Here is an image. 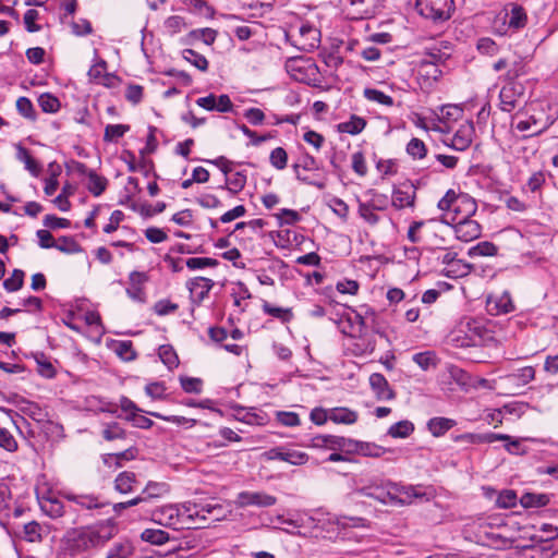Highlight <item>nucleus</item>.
Instances as JSON below:
<instances>
[{"mask_svg": "<svg viewBox=\"0 0 558 558\" xmlns=\"http://www.w3.org/2000/svg\"><path fill=\"white\" fill-rule=\"evenodd\" d=\"M118 533L114 519H106L94 524L69 530L62 542L70 555L75 556L104 547Z\"/></svg>", "mask_w": 558, "mask_h": 558, "instance_id": "1", "label": "nucleus"}, {"mask_svg": "<svg viewBox=\"0 0 558 558\" xmlns=\"http://www.w3.org/2000/svg\"><path fill=\"white\" fill-rule=\"evenodd\" d=\"M226 508L215 499L194 498L177 504V521L182 530L204 527L205 522L220 521L227 515Z\"/></svg>", "mask_w": 558, "mask_h": 558, "instance_id": "2", "label": "nucleus"}, {"mask_svg": "<svg viewBox=\"0 0 558 558\" xmlns=\"http://www.w3.org/2000/svg\"><path fill=\"white\" fill-rule=\"evenodd\" d=\"M527 15L525 10L515 3H511L494 20V29L501 36H511L525 27Z\"/></svg>", "mask_w": 558, "mask_h": 558, "instance_id": "3", "label": "nucleus"}, {"mask_svg": "<svg viewBox=\"0 0 558 558\" xmlns=\"http://www.w3.org/2000/svg\"><path fill=\"white\" fill-rule=\"evenodd\" d=\"M416 12L435 24L448 21L454 11L453 0H415Z\"/></svg>", "mask_w": 558, "mask_h": 558, "instance_id": "4", "label": "nucleus"}, {"mask_svg": "<svg viewBox=\"0 0 558 558\" xmlns=\"http://www.w3.org/2000/svg\"><path fill=\"white\" fill-rule=\"evenodd\" d=\"M499 99L500 109L505 112H511L521 102H526L524 85L518 81H508L500 89Z\"/></svg>", "mask_w": 558, "mask_h": 558, "instance_id": "5", "label": "nucleus"}, {"mask_svg": "<svg viewBox=\"0 0 558 558\" xmlns=\"http://www.w3.org/2000/svg\"><path fill=\"white\" fill-rule=\"evenodd\" d=\"M464 205L468 214H474L476 210L475 202L468 194H458L454 190H448L444 197L437 204V207L446 213V217L450 211L458 213L460 206Z\"/></svg>", "mask_w": 558, "mask_h": 558, "instance_id": "6", "label": "nucleus"}, {"mask_svg": "<svg viewBox=\"0 0 558 558\" xmlns=\"http://www.w3.org/2000/svg\"><path fill=\"white\" fill-rule=\"evenodd\" d=\"M267 460H279L292 465H303L307 463L310 457L306 452L296 450L289 446H278L264 453Z\"/></svg>", "mask_w": 558, "mask_h": 558, "instance_id": "7", "label": "nucleus"}, {"mask_svg": "<svg viewBox=\"0 0 558 558\" xmlns=\"http://www.w3.org/2000/svg\"><path fill=\"white\" fill-rule=\"evenodd\" d=\"M416 185L407 180L393 187L391 204L396 209L413 208L416 198Z\"/></svg>", "mask_w": 558, "mask_h": 558, "instance_id": "8", "label": "nucleus"}, {"mask_svg": "<svg viewBox=\"0 0 558 558\" xmlns=\"http://www.w3.org/2000/svg\"><path fill=\"white\" fill-rule=\"evenodd\" d=\"M277 502V498L264 492H241L236 497L239 507L256 506L260 508L271 507Z\"/></svg>", "mask_w": 558, "mask_h": 558, "instance_id": "9", "label": "nucleus"}, {"mask_svg": "<svg viewBox=\"0 0 558 558\" xmlns=\"http://www.w3.org/2000/svg\"><path fill=\"white\" fill-rule=\"evenodd\" d=\"M468 214L459 221L456 222L454 233L458 240L463 242H470L477 239L481 235L482 228L481 225L470 219Z\"/></svg>", "mask_w": 558, "mask_h": 558, "instance_id": "10", "label": "nucleus"}, {"mask_svg": "<svg viewBox=\"0 0 558 558\" xmlns=\"http://www.w3.org/2000/svg\"><path fill=\"white\" fill-rule=\"evenodd\" d=\"M376 348V339L373 333H361L357 337H352L350 350L355 356L372 354Z\"/></svg>", "mask_w": 558, "mask_h": 558, "instance_id": "11", "label": "nucleus"}, {"mask_svg": "<svg viewBox=\"0 0 558 558\" xmlns=\"http://www.w3.org/2000/svg\"><path fill=\"white\" fill-rule=\"evenodd\" d=\"M202 549L199 542L192 533L177 536V558H187Z\"/></svg>", "mask_w": 558, "mask_h": 558, "instance_id": "12", "label": "nucleus"}, {"mask_svg": "<svg viewBox=\"0 0 558 558\" xmlns=\"http://www.w3.org/2000/svg\"><path fill=\"white\" fill-rule=\"evenodd\" d=\"M452 439L456 442L492 444L497 440H508L509 435L496 434V433H486V434L465 433V434L457 435Z\"/></svg>", "mask_w": 558, "mask_h": 558, "instance_id": "13", "label": "nucleus"}, {"mask_svg": "<svg viewBox=\"0 0 558 558\" xmlns=\"http://www.w3.org/2000/svg\"><path fill=\"white\" fill-rule=\"evenodd\" d=\"M148 280V277L145 272L132 271L129 277V287L126 289V294L136 302L145 301V293L143 290V284Z\"/></svg>", "mask_w": 558, "mask_h": 558, "instance_id": "14", "label": "nucleus"}, {"mask_svg": "<svg viewBox=\"0 0 558 558\" xmlns=\"http://www.w3.org/2000/svg\"><path fill=\"white\" fill-rule=\"evenodd\" d=\"M369 385L378 400H392L396 397L395 391L390 388L387 379L383 374L373 373L369 376Z\"/></svg>", "mask_w": 558, "mask_h": 558, "instance_id": "15", "label": "nucleus"}, {"mask_svg": "<svg viewBox=\"0 0 558 558\" xmlns=\"http://www.w3.org/2000/svg\"><path fill=\"white\" fill-rule=\"evenodd\" d=\"M38 504L41 511L51 519H57L64 514L62 501L52 495L38 496Z\"/></svg>", "mask_w": 558, "mask_h": 558, "instance_id": "16", "label": "nucleus"}, {"mask_svg": "<svg viewBox=\"0 0 558 558\" xmlns=\"http://www.w3.org/2000/svg\"><path fill=\"white\" fill-rule=\"evenodd\" d=\"M300 168H302L305 171L318 170L319 169L318 162L313 156L305 155L302 158L301 163L293 165V170L295 172L296 179L306 184L314 185L320 190L325 187V184L323 182H314V181H311L307 177H303L300 172Z\"/></svg>", "mask_w": 558, "mask_h": 558, "instance_id": "17", "label": "nucleus"}, {"mask_svg": "<svg viewBox=\"0 0 558 558\" xmlns=\"http://www.w3.org/2000/svg\"><path fill=\"white\" fill-rule=\"evenodd\" d=\"M473 132L472 124H463L456 131L451 143L447 145L456 150L463 151L471 145Z\"/></svg>", "mask_w": 558, "mask_h": 558, "instance_id": "18", "label": "nucleus"}, {"mask_svg": "<svg viewBox=\"0 0 558 558\" xmlns=\"http://www.w3.org/2000/svg\"><path fill=\"white\" fill-rule=\"evenodd\" d=\"M78 171L81 173H86L88 175V184L87 189L94 196H100L108 184V181L105 177L98 175L93 170H87L84 163H77Z\"/></svg>", "mask_w": 558, "mask_h": 558, "instance_id": "19", "label": "nucleus"}, {"mask_svg": "<svg viewBox=\"0 0 558 558\" xmlns=\"http://www.w3.org/2000/svg\"><path fill=\"white\" fill-rule=\"evenodd\" d=\"M177 252L192 254L201 247L199 236L177 230Z\"/></svg>", "mask_w": 558, "mask_h": 558, "instance_id": "20", "label": "nucleus"}, {"mask_svg": "<svg viewBox=\"0 0 558 558\" xmlns=\"http://www.w3.org/2000/svg\"><path fill=\"white\" fill-rule=\"evenodd\" d=\"M217 37V32L213 28H197L193 29L189 33V35L182 39L186 45H195L197 41H202L205 45L209 46L215 43Z\"/></svg>", "mask_w": 558, "mask_h": 558, "instance_id": "21", "label": "nucleus"}, {"mask_svg": "<svg viewBox=\"0 0 558 558\" xmlns=\"http://www.w3.org/2000/svg\"><path fill=\"white\" fill-rule=\"evenodd\" d=\"M213 286L214 283L210 279L204 277L195 278L189 283L191 298L193 299V301H203L207 296Z\"/></svg>", "mask_w": 558, "mask_h": 558, "instance_id": "22", "label": "nucleus"}, {"mask_svg": "<svg viewBox=\"0 0 558 558\" xmlns=\"http://www.w3.org/2000/svg\"><path fill=\"white\" fill-rule=\"evenodd\" d=\"M66 499L87 510L98 509L106 505L93 494H68Z\"/></svg>", "mask_w": 558, "mask_h": 558, "instance_id": "23", "label": "nucleus"}, {"mask_svg": "<svg viewBox=\"0 0 558 558\" xmlns=\"http://www.w3.org/2000/svg\"><path fill=\"white\" fill-rule=\"evenodd\" d=\"M287 70L292 74V76L298 81H304L303 72L305 70H310L313 73L317 70L316 65L312 63L310 60H304L302 58L290 59L287 61Z\"/></svg>", "mask_w": 558, "mask_h": 558, "instance_id": "24", "label": "nucleus"}, {"mask_svg": "<svg viewBox=\"0 0 558 558\" xmlns=\"http://www.w3.org/2000/svg\"><path fill=\"white\" fill-rule=\"evenodd\" d=\"M19 537L28 543H41L44 539V529L37 521H31L23 525Z\"/></svg>", "mask_w": 558, "mask_h": 558, "instance_id": "25", "label": "nucleus"}, {"mask_svg": "<svg viewBox=\"0 0 558 558\" xmlns=\"http://www.w3.org/2000/svg\"><path fill=\"white\" fill-rule=\"evenodd\" d=\"M366 126V120L362 117L352 114L348 121L341 122L337 125L340 133H348L351 135L360 134Z\"/></svg>", "mask_w": 558, "mask_h": 558, "instance_id": "26", "label": "nucleus"}, {"mask_svg": "<svg viewBox=\"0 0 558 558\" xmlns=\"http://www.w3.org/2000/svg\"><path fill=\"white\" fill-rule=\"evenodd\" d=\"M550 497L543 493H524L520 498L523 508H541L549 504Z\"/></svg>", "mask_w": 558, "mask_h": 558, "instance_id": "27", "label": "nucleus"}, {"mask_svg": "<svg viewBox=\"0 0 558 558\" xmlns=\"http://www.w3.org/2000/svg\"><path fill=\"white\" fill-rule=\"evenodd\" d=\"M456 425V421L447 417H433L427 422V428L435 437L445 435Z\"/></svg>", "mask_w": 558, "mask_h": 558, "instance_id": "28", "label": "nucleus"}, {"mask_svg": "<svg viewBox=\"0 0 558 558\" xmlns=\"http://www.w3.org/2000/svg\"><path fill=\"white\" fill-rule=\"evenodd\" d=\"M16 158L25 165L32 175L37 177L41 170L40 165L32 157L29 150L21 144L16 145Z\"/></svg>", "mask_w": 558, "mask_h": 558, "instance_id": "29", "label": "nucleus"}, {"mask_svg": "<svg viewBox=\"0 0 558 558\" xmlns=\"http://www.w3.org/2000/svg\"><path fill=\"white\" fill-rule=\"evenodd\" d=\"M137 484L136 475L133 472H121L114 481V488L121 494H128L134 490V485Z\"/></svg>", "mask_w": 558, "mask_h": 558, "instance_id": "30", "label": "nucleus"}, {"mask_svg": "<svg viewBox=\"0 0 558 558\" xmlns=\"http://www.w3.org/2000/svg\"><path fill=\"white\" fill-rule=\"evenodd\" d=\"M218 262L208 257H190V258H177V271L183 268L185 265L187 268L194 270L204 268L207 266H215Z\"/></svg>", "mask_w": 558, "mask_h": 558, "instance_id": "31", "label": "nucleus"}, {"mask_svg": "<svg viewBox=\"0 0 558 558\" xmlns=\"http://www.w3.org/2000/svg\"><path fill=\"white\" fill-rule=\"evenodd\" d=\"M329 420L337 424H353L357 420V414L347 408H335L329 410Z\"/></svg>", "mask_w": 558, "mask_h": 558, "instance_id": "32", "label": "nucleus"}, {"mask_svg": "<svg viewBox=\"0 0 558 558\" xmlns=\"http://www.w3.org/2000/svg\"><path fill=\"white\" fill-rule=\"evenodd\" d=\"M170 493V485L166 483L149 482L143 489L142 495L146 497V501L154 498H159Z\"/></svg>", "mask_w": 558, "mask_h": 558, "instance_id": "33", "label": "nucleus"}, {"mask_svg": "<svg viewBox=\"0 0 558 558\" xmlns=\"http://www.w3.org/2000/svg\"><path fill=\"white\" fill-rule=\"evenodd\" d=\"M246 184V175L241 172L229 173L226 177V187L232 194L241 192Z\"/></svg>", "mask_w": 558, "mask_h": 558, "instance_id": "34", "label": "nucleus"}, {"mask_svg": "<svg viewBox=\"0 0 558 558\" xmlns=\"http://www.w3.org/2000/svg\"><path fill=\"white\" fill-rule=\"evenodd\" d=\"M414 432V424L408 420L400 421L391 425L388 435L392 438H407Z\"/></svg>", "mask_w": 558, "mask_h": 558, "instance_id": "35", "label": "nucleus"}, {"mask_svg": "<svg viewBox=\"0 0 558 558\" xmlns=\"http://www.w3.org/2000/svg\"><path fill=\"white\" fill-rule=\"evenodd\" d=\"M142 539L153 545H162L169 541V533L159 529H146L142 532Z\"/></svg>", "mask_w": 558, "mask_h": 558, "instance_id": "36", "label": "nucleus"}, {"mask_svg": "<svg viewBox=\"0 0 558 558\" xmlns=\"http://www.w3.org/2000/svg\"><path fill=\"white\" fill-rule=\"evenodd\" d=\"M130 131L128 124H108L105 128L104 141L107 143H116Z\"/></svg>", "mask_w": 558, "mask_h": 558, "instance_id": "37", "label": "nucleus"}, {"mask_svg": "<svg viewBox=\"0 0 558 558\" xmlns=\"http://www.w3.org/2000/svg\"><path fill=\"white\" fill-rule=\"evenodd\" d=\"M182 58L199 71L205 72L208 69L207 59L203 54L198 53L193 49H184L182 51Z\"/></svg>", "mask_w": 558, "mask_h": 558, "instance_id": "38", "label": "nucleus"}, {"mask_svg": "<svg viewBox=\"0 0 558 558\" xmlns=\"http://www.w3.org/2000/svg\"><path fill=\"white\" fill-rule=\"evenodd\" d=\"M263 311L265 314L272 316L275 318L280 319L282 323H288L292 318V312L290 308H283L279 306L271 305L267 301L263 303Z\"/></svg>", "mask_w": 558, "mask_h": 558, "instance_id": "39", "label": "nucleus"}, {"mask_svg": "<svg viewBox=\"0 0 558 558\" xmlns=\"http://www.w3.org/2000/svg\"><path fill=\"white\" fill-rule=\"evenodd\" d=\"M395 492L402 495L403 498H400L399 501L402 504H409L413 498L423 497L424 493H422L417 486L413 485H393Z\"/></svg>", "mask_w": 558, "mask_h": 558, "instance_id": "40", "label": "nucleus"}, {"mask_svg": "<svg viewBox=\"0 0 558 558\" xmlns=\"http://www.w3.org/2000/svg\"><path fill=\"white\" fill-rule=\"evenodd\" d=\"M365 195L369 196V198L365 201V203L368 204L371 208H374L376 210L387 209L389 205V197L386 194L378 193L374 190H368L365 193Z\"/></svg>", "mask_w": 558, "mask_h": 558, "instance_id": "41", "label": "nucleus"}, {"mask_svg": "<svg viewBox=\"0 0 558 558\" xmlns=\"http://www.w3.org/2000/svg\"><path fill=\"white\" fill-rule=\"evenodd\" d=\"M38 105L44 112L56 113L60 109V100L52 94L45 93L38 97Z\"/></svg>", "mask_w": 558, "mask_h": 558, "instance_id": "42", "label": "nucleus"}, {"mask_svg": "<svg viewBox=\"0 0 558 558\" xmlns=\"http://www.w3.org/2000/svg\"><path fill=\"white\" fill-rule=\"evenodd\" d=\"M25 272L22 269H14L11 277L3 281V288L8 292L19 291L24 284Z\"/></svg>", "mask_w": 558, "mask_h": 558, "instance_id": "43", "label": "nucleus"}, {"mask_svg": "<svg viewBox=\"0 0 558 558\" xmlns=\"http://www.w3.org/2000/svg\"><path fill=\"white\" fill-rule=\"evenodd\" d=\"M468 254L470 257L494 256L497 254V247L492 242L483 241L470 247Z\"/></svg>", "mask_w": 558, "mask_h": 558, "instance_id": "44", "label": "nucleus"}, {"mask_svg": "<svg viewBox=\"0 0 558 558\" xmlns=\"http://www.w3.org/2000/svg\"><path fill=\"white\" fill-rule=\"evenodd\" d=\"M364 97L369 101H374L384 106H393V98L391 96L375 88H365Z\"/></svg>", "mask_w": 558, "mask_h": 558, "instance_id": "45", "label": "nucleus"}, {"mask_svg": "<svg viewBox=\"0 0 558 558\" xmlns=\"http://www.w3.org/2000/svg\"><path fill=\"white\" fill-rule=\"evenodd\" d=\"M408 155L413 159H423L427 154V147L425 143L416 137H413L407 145L405 148Z\"/></svg>", "mask_w": 558, "mask_h": 558, "instance_id": "46", "label": "nucleus"}, {"mask_svg": "<svg viewBox=\"0 0 558 558\" xmlns=\"http://www.w3.org/2000/svg\"><path fill=\"white\" fill-rule=\"evenodd\" d=\"M56 248L66 254L81 252V245L72 236H60L56 241Z\"/></svg>", "mask_w": 558, "mask_h": 558, "instance_id": "47", "label": "nucleus"}, {"mask_svg": "<svg viewBox=\"0 0 558 558\" xmlns=\"http://www.w3.org/2000/svg\"><path fill=\"white\" fill-rule=\"evenodd\" d=\"M16 109H17V112L25 119H28L31 121L36 120V117H37L36 110L34 108L32 101L27 97L17 98Z\"/></svg>", "mask_w": 558, "mask_h": 558, "instance_id": "48", "label": "nucleus"}, {"mask_svg": "<svg viewBox=\"0 0 558 558\" xmlns=\"http://www.w3.org/2000/svg\"><path fill=\"white\" fill-rule=\"evenodd\" d=\"M125 436V430L117 422L106 424L105 428L102 429V437L108 441L124 439Z\"/></svg>", "mask_w": 558, "mask_h": 558, "instance_id": "49", "label": "nucleus"}, {"mask_svg": "<svg viewBox=\"0 0 558 558\" xmlns=\"http://www.w3.org/2000/svg\"><path fill=\"white\" fill-rule=\"evenodd\" d=\"M182 389L187 393H201L203 390V380L198 377L180 376Z\"/></svg>", "mask_w": 558, "mask_h": 558, "instance_id": "50", "label": "nucleus"}, {"mask_svg": "<svg viewBox=\"0 0 558 558\" xmlns=\"http://www.w3.org/2000/svg\"><path fill=\"white\" fill-rule=\"evenodd\" d=\"M535 378V369L532 366H525L518 371L515 374L507 376L509 381H519L521 385H526Z\"/></svg>", "mask_w": 558, "mask_h": 558, "instance_id": "51", "label": "nucleus"}, {"mask_svg": "<svg viewBox=\"0 0 558 558\" xmlns=\"http://www.w3.org/2000/svg\"><path fill=\"white\" fill-rule=\"evenodd\" d=\"M387 451L388 450L386 448L378 446L374 442H360L359 454L364 457L379 458Z\"/></svg>", "mask_w": 558, "mask_h": 558, "instance_id": "52", "label": "nucleus"}, {"mask_svg": "<svg viewBox=\"0 0 558 558\" xmlns=\"http://www.w3.org/2000/svg\"><path fill=\"white\" fill-rule=\"evenodd\" d=\"M366 520L360 517H347V515H340L337 517L333 521V523L340 527V529H348V527H364Z\"/></svg>", "mask_w": 558, "mask_h": 558, "instance_id": "53", "label": "nucleus"}, {"mask_svg": "<svg viewBox=\"0 0 558 558\" xmlns=\"http://www.w3.org/2000/svg\"><path fill=\"white\" fill-rule=\"evenodd\" d=\"M133 548L129 542L116 543L108 551L107 558H128L132 555Z\"/></svg>", "mask_w": 558, "mask_h": 558, "instance_id": "54", "label": "nucleus"}, {"mask_svg": "<svg viewBox=\"0 0 558 558\" xmlns=\"http://www.w3.org/2000/svg\"><path fill=\"white\" fill-rule=\"evenodd\" d=\"M270 165L277 170H283L287 167L288 154L284 148L277 147L271 150L269 156Z\"/></svg>", "mask_w": 558, "mask_h": 558, "instance_id": "55", "label": "nucleus"}, {"mask_svg": "<svg viewBox=\"0 0 558 558\" xmlns=\"http://www.w3.org/2000/svg\"><path fill=\"white\" fill-rule=\"evenodd\" d=\"M374 208H371L368 204L365 202L359 201V215L362 219H364L367 223L375 226L379 221V216L375 214Z\"/></svg>", "mask_w": 558, "mask_h": 558, "instance_id": "56", "label": "nucleus"}, {"mask_svg": "<svg viewBox=\"0 0 558 558\" xmlns=\"http://www.w3.org/2000/svg\"><path fill=\"white\" fill-rule=\"evenodd\" d=\"M279 222V226L282 225H294L301 220V215L293 209L283 208L279 213L274 215Z\"/></svg>", "mask_w": 558, "mask_h": 558, "instance_id": "57", "label": "nucleus"}, {"mask_svg": "<svg viewBox=\"0 0 558 558\" xmlns=\"http://www.w3.org/2000/svg\"><path fill=\"white\" fill-rule=\"evenodd\" d=\"M496 505L504 509L514 507L517 505V494L511 489L502 490L497 497Z\"/></svg>", "mask_w": 558, "mask_h": 558, "instance_id": "58", "label": "nucleus"}, {"mask_svg": "<svg viewBox=\"0 0 558 558\" xmlns=\"http://www.w3.org/2000/svg\"><path fill=\"white\" fill-rule=\"evenodd\" d=\"M470 272V266L462 260L458 259L454 263V266L445 267V274L451 278H459L468 275Z\"/></svg>", "mask_w": 558, "mask_h": 558, "instance_id": "59", "label": "nucleus"}, {"mask_svg": "<svg viewBox=\"0 0 558 558\" xmlns=\"http://www.w3.org/2000/svg\"><path fill=\"white\" fill-rule=\"evenodd\" d=\"M300 34L307 40V44H304V47L307 46L308 48H315L317 46L319 32L315 27L311 25H302L300 27Z\"/></svg>", "mask_w": 558, "mask_h": 558, "instance_id": "60", "label": "nucleus"}, {"mask_svg": "<svg viewBox=\"0 0 558 558\" xmlns=\"http://www.w3.org/2000/svg\"><path fill=\"white\" fill-rule=\"evenodd\" d=\"M37 362V371L38 373L46 378H53L56 376V368L49 362L44 354H40L39 357H36Z\"/></svg>", "mask_w": 558, "mask_h": 558, "instance_id": "61", "label": "nucleus"}, {"mask_svg": "<svg viewBox=\"0 0 558 558\" xmlns=\"http://www.w3.org/2000/svg\"><path fill=\"white\" fill-rule=\"evenodd\" d=\"M496 314H508L514 311V304L508 292H505L495 303Z\"/></svg>", "mask_w": 558, "mask_h": 558, "instance_id": "62", "label": "nucleus"}, {"mask_svg": "<svg viewBox=\"0 0 558 558\" xmlns=\"http://www.w3.org/2000/svg\"><path fill=\"white\" fill-rule=\"evenodd\" d=\"M0 447L10 452L17 449V442L14 436L3 427H0Z\"/></svg>", "mask_w": 558, "mask_h": 558, "instance_id": "63", "label": "nucleus"}, {"mask_svg": "<svg viewBox=\"0 0 558 558\" xmlns=\"http://www.w3.org/2000/svg\"><path fill=\"white\" fill-rule=\"evenodd\" d=\"M525 64L523 60L517 59L513 62L509 63V69L506 73V78L508 81H517V78L523 74H525Z\"/></svg>", "mask_w": 558, "mask_h": 558, "instance_id": "64", "label": "nucleus"}]
</instances>
